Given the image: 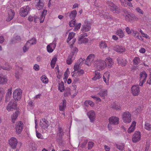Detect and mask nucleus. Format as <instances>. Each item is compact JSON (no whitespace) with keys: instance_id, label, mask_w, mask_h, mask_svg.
Listing matches in <instances>:
<instances>
[{"instance_id":"nucleus-15","label":"nucleus","mask_w":151,"mask_h":151,"mask_svg":"<svg viewBox=\"0 0 151 151\" xmlns=\"http://www.w3.org/2000/svg\"><path fill=\"white\" fill-rule=\"evenodd\" d=\"M56 42L54 41L52 43L47 45V50L49 53L52 52L56 46Z\"/></svg>"},{"instance_id":"nucleus-51","label":"nucleus","mask_w":151,"mask_h":151,"mask_svg":"<svg viewBox=\"0 0 151 151\" xmlns=\"http://www.w3.org/2000/svg\"><path fill=\"white\" fill-rule=\"evenodd\" d=\"M90 28V27L89 25H85L81 28V30L83 31H88L89 30Z\"/></svg>"},{"instance_id":"nucleus-22","label":"nucleus","mask_w":151,"mask_h":151,"mask_svg":"<svg viewBox=\"0 0 151 151\" xmlns=\"http://www.w3.org/2000/svg\"><path fill=\"white\" fill-rule=\"evenodd\" d=\"M15 13L13 10L10 9L8 11V15L6 19L7 21H9L13 18Z\"/></svg>"},{"instance_id":"nucleus-29","label":"nucleus","mask_w":151,"mask_h":151,"mask_svg":"<svg viewBox=\"0 0 151 151\" xmlns=\"http://www.w3.org/2000/svg\"><path fill=\"white\" fill-rule=\"evenodd\" d=\"M98 95L103 99L105 98V97L107 96V92L106 90H102L100 92L98 93Z\"/></svg>"},{"instance_id":"nucleus-39","label":"nucleus","mask_w":151,"mask_h":151,"mask_svg":"<svg viewBox=\"0 0 151 151\" xmlns=\"http://www.w3.org/2000/svg\"><path fill=\"white\" fill-rule=\"evenodd\" d=\"M101 77V75L100 73L98 72L95 71V76L92 78V80L94 81H96L97 79L100 78Z\"/></svg>"},{"instance_id":"nucleus-45","label":"nucleus","mask_w":151,"mask_h":151,"mask_svg":"<svg viewBox=\"0 0 151 151\" xmlns=\"http://www.w3.org/2000/svg\"><path fill=\"white\" fill-rule=\"evenodd\" d=\"M84 104L86 106L89 104L91 106L93 107L94 105V103L92 101L90 100H87L86 101L84 102Z\"/></svg>"},{"instance_id":"nucleus-19","label":"nucleus","mask_w":151,"mask_h":151,"mask_svg":"<svg viewBox=\"0 0 151 151\" xmlns=\"http://www.w3.org/2000/svg\"><path fill=\"white\" fill-rule=\"evenodd\" d=\"M16 107V103L11 101L7 106L6 109L9 111H12L15 109Z\"/></svg>"},{"instance_id":"nucleus-32","label":"nucleus","mask_w":151,"mask_h":151,"mask_svg":"<svg viewBox=\"0 0 151 151\" xmlns=\"http://www.w3.org/2000/svg\"><path fill=\"white\" fill-rule=\"evenodd\" d=\"M36 43V40L35 38H32L27 42V45H29L30 47L32 45L35 44Z\"/></svg>"},{"instance_id":"nucleus-63","label":"nucleus","mask_w":151,"mask_h":151,"mask_svg":"<svg viewBox=\"0 0 151 151\" xmlns=\"http://www.w3.org/2000/svg\"><path fill=\"white\" fill-rule=\"evenodd\" d=\"M57 60V58L54 57L52 60L50 64H55Z\"/></svg>"},{"instance_id":"nucleus-38","label":"nucleus","mask_w":151,"mask_h":151,"mask_svg":"<svg viewBox=\"0 0 151 151\" xmlns=\"http://www.w3.org/2000/svg\"><path fill=\"white\" fill-rule=\"evenodd\" d=\"M58 89L61 92H62L65 90V87L63 82H62L59 84Z\"/></svg>"},{"instance_id":"nucleus-33","label":"nucleus","mask_w":151,"mask_h":151,"mask_svg":"<svg viewBox=\"0 0 151 151\" xmlns=\"http://www.w3.org/2000/svg\"><path fill=\"white\" fill-rule=\"evenodd\" d=\"M35 128L36 129V136L38 138H40L41 139H43V136L37 130V122L36 120H35Z\"/></svg>"},{"instance_id":"nucleus-43","label":"nucleus","mask_w":151,"mask_h":151,"mask_svg":"<svg viewBox=\"0 0 151 151\" xmlns=\"http://www.w3.org/2000/svg\"><path fill=\"white\" fill-rule=\"evenodd\" d=\"M144 128L147 130L151 131V124L145 122L144 125Z\"/></svg>"},{"instance_id":"nucleus-55","label":"nucleus","mask_w":151,"mask_h":151,"mask_svg":"<svg viewBox=\"0 0 151 151\" xmlns=\"http://www.w3.org/2000/svg\"><path fill=\"white\" fill-rule=\"evenodd\" d=\"M33 69L36 71H38L40 70V66L39 65L37 64H35L33 66Z\"/></svg>"},{"instance_id":"nucleus-44","label":"nucleus","mask_w":151,"mask_h":151,"mask_svg":"<svg viewBox=\"0 0 151 151\" xmlns=\"http://www.w3.org/2000/svg\"><path fill=\"white\" fill-rule=\"evenodd\" d=\"M75 33L73 32H70L68 35V37L67 40V42L68 43L69 41L74 37Z\"/></svg>"},{"instance_id":"nucleus-3","label":"nucleus","mask_w":151,"mask_h":151,"mask_svg":"<svg viewBox=\"0 0 151 151\" xmlns=\"http://www.w3.org/2000/svg\"><path fill=\"white\" fill-rule=\"evenodd\" d=\"M78 51V49L77 48L75 47L73 48V51L70 53L66 60L67 64L70 65L71 64L75 58Z\"/></svg>"},{"instance_id":"nucleus-23","label":"nucleus","mask_w":151,"mask_h":151,"mask_svg":"<svg viewBox=\"0 0 151 151\" xmlns=\"http://www.w3.org/2000/svg\"><path fill=\"white\" fill-rule=\"evenodd\" d=\"M110 75L109 73L108 72H105L103 75V80L106 84H108Z\"/></svg>"},{"instance_id":"nucleus-8","label":"nucleus","mask_w":151,"mask_h":151,"mask_svg":"<svg viewBox=\"0 0 151 151\" xmlns=\"http://www.w3.org/2000/svg\"><path fill=\"white\" fill-rule=\"evenodd\" d=\"M147 75L145 72L144 71L140 73L139 74V86H142L146 81V78L147 77Z\"/></svg>"},{"instance_id":"nucleus-40","label":"nucleus","mask_w":151,"mask_h":151,"mask_svg":"<svg viewBox=\"0 0 151 151\" xmlns=\"http://www.w3.org/2000/svg\"><path fill=\"white\" fill-rule=\"evenodd\" d=\"M5 92V91L4 89L0 87V103L2 101L3 96Z\"/></svg>"},{"instance_id":"nucleus-64","label":"nucleus","mask_w":151,"mask_h":151,"mask_svg":"<svg viewBox=\"0 0 151 151\" xmlns=\"http://www.w3.org/2000/svg\"><path fill=\"white\" fill-rule=\"evenodd\" d=\"M142 35L143 37L145 38L146 39H149V36L147 35V34H145L144 33H143L142 34Z\"/></svg>"},{"instance_id":"nucleus-30","label":"nucleus","mask_w":151,"mask_h":151,"mask_svg":"<svg viewBox=\"0 0 151 151\" xmlns=\"http://www.w3.org/2000/svg\"><path fill=\"white\" fill-rule=\"evenodd\" d=\"M19 113V111H16L11 116L12 122L14 123L15 122V120L17 119Z\"/></svg>"},{"instance_id":"nucleus-54","label":"nucleus","mask_w":151,"mask_h":151,"mask_svg":"<svg viewBox=\"0 0 151 151\" xmlns=\"http://www.w3.org/2000/svg\"><path fill=\"white\" fill-rule=\"evenodd\" d=\"M76 22L75 20H71L69 22V26L70 27H73L75 26Z\"/></svg>"},{"instance_id":"nucleus-13","label":"nucleus","mask_w":151,"mask_h":151,"mask_svg":"<svg viewBox=\"0 0 151 151\" xmlns=\"http://www.w3.org/2000/svg\"><path fill=\"white\" fill-rule=\"evenodd\" d=\"M95 60V55L94 54H92L89 55L86 58L85 61V64L88 65H90L93 62V61Z\"/></svg>"},{"instance_id":"nucleus-53","label":"nucleus","mask_w":151,"mask_h":151,"mask_svg":"<svg viewBox=\"0 0 151 151\" xmlns=\"http://www.w3.org/2000/svg\"><path fill=\"white\" fill-rule=\"evenodd\" d=\"M138 20V18L135 15L132 14L131 18V22L133 21H137Z\"/></svg>"},{"instance_id":"nucleus-36","label":"nucleus","mask_w":151,"mask_h":151,"mask_svg":"<svg viewBox=\"0 0 151 151\" xmlns=\"http://www.w3.org/2000/svg\"><path fill=\"white\" fill-rule=\"evenodd\" d=\"M66 101L65 100L63 101V102L59 106V110L60 111H63L64 110L66 106Z\"/></svg>"},{"instance_id":"nucleus-16","label":"nucleus","mask_w":151,"mask_h":151,"mask_svg":"<svg viewBox=\"0 0 151 151\" xmlns=\"http://www.w3.org/2000/svg\"><path fill=\"white\" fill-rule=\"evenodd\" d=\"M35 7L38 10L42 9L44 6L43 0H35Z\"/></svg>"},{"instance_id":"nucleus-9","label":"nucleus","mask_w":151,"mask_h":151,"mask_svg":"<svg viewBox=\"0 0 151 151\" xmlns=\"http://www.w3.org/2000/svg\"><path fill=\"white\" fill-rule=\"evenodd\" d=\"M16 132L17 134H19L22 132L23 127V124L20 121L17 122L15 125Z\"/></svg>"},{"instance_id":"nucleus-48","label":"nucleus","mask_w":151,"mask_h":151,"mask_svg":"<svg viewBox=\"0 0 151 151\" xmlns=\"http://www.w3.org/2000/svg\"><path fill=\"white\" fill-rule=\"evenodd\" d=\"M126 31L128 34H131L132 35L134 31L132 29H130L129 27H127L126 28Z\"/></svg>"},{"instance_id":"nucleus-60","label":"nucleus","mask_w":151,"mask_h":151,"mask_svg":"<svg viewBox=\"0 0 151 151\" xmlns=\"http://www.w3.org/2000/svg\"><path fill=\"white\" fill-rule=\"evenodd\" d=\"M35 17H32V16H29L28 18V19L29 21L30 22H31L34 21H35Z\"/></svg>"},{"instance_id":"nucleus-6","label":"nucleus","mask_w":151,"mask_h":151,"mask_svg":"<svg viewBox=\"0 0 151 151\" xmlns=\"http://www.w3.org/2000/svg\"><path fill=\"white\" fill-rule=\"evenodd\" d=\"M29 10L30 8L28 6H24L20 9L19 14L21 16L24 17L28 14Z\"/></svg>"},{"instance_id":"nucleus-21","label":"nucleus","mask_w":151,"mask_h":151,"mask_svg":"<svg viewBox=\"0 0 151 151\" xmlns=\"http://www.w3.org/2000/svg\"><path fill=\"white\" fill-rule=\"evenodd\" d=\"M87 115L89 118L90 122H93L95 118V114L94 111L91 110L88 112L87 113Z\"/></svg>"},{"instance_id":"nucleus-31","label":"nucleus","mask_w":151,"mask_h":151,"mask_svg":"<svg viewBox=\"0 0 151 151\" xmlns=\"http://www.w3.org/2000/svg\"><path fill=\"white\" fill-rule=\"evenodd\" d=\"M99 47L101 49H102L103 50L104 49L107 48L108 49V51H109V48L107 47V45L105 42L101 41L99 44Z\"/></svg>"},{"instance_id":"nucleus-62","label":"nucleus","mask_w":151,"mask_h":151,"mask_svg":"<svg viewBox=\"0 0 151 151\" xmlns=\"http://www.w3.org/2000/svg\"><path fill=\"white\" fill-rule=\"evenodd\" d=\"M139 52L140 53H144L145 52L146 50L144 48L142 47L139 50Z\"/></svg>"},{"instance_id":"nucleus-27","label":"nucleus","mask_w":151,"mask_h":151,"mask_svg":"<svg viewBox=\"0 0 151 151\" xmlns=\"http://www.w3.org/2000/svg\"><path fill=\"white\" fill-rule=\"evenodd\" d=\"M117 60L118 64L122 66H125L127 63V60L122 58H118Z\"/></svg>"},{"instance_id":"nucleus-61","label":"nucleus","mask_w":151,"mask_h":151,"mask_svg":"<svg viewBox=\"0 0 151 151\" xmlns=\"http://www.w3.org/2000/svg\"><path fill=\"white\" fill-rule=\"evenodd\" d=\"M79 66V65L78 63H76L75 64L74 67V69L75 71H76V70L78 69Z\"/></svg>"},{"instance_id":"nucleus-11","label":"nucleus","mask_w":151,"mask_h":151,"mask_svg":"<svg viewBox=\"0 0 151 151\" xmlns=\"http://www.w3.org/2000/svg\"><path fill=\"white\" fill-rule=\"evenodd\" d=\"M131 93L134 96H138L140 92V88L137 85H134L131 88Z\"/></svg>"},{"instance_id":"nucleus-10","label":"nucleus","mask_w":151,"mask_h":151,"mask_svg":"<svg viewBox=\"0 0 151 151\" xmlns=\"http://www.w3.org/2000/svg\"><path fill=\"white\" fill-rule=\"evenodd\" d=\"M22 93V91L21 89H17L15 90L13 93L14 99L16 100H19L21 97Z\"/></svg>"},{"instance_id":"nucleus-52","label":"nucleus","mask_w":151,"mask_h":151,"mask_svg":"<svg viewBox=\"0 0 151 151\" xmlns=\"http://www.w3.org/2000/svg\"><path fill=\"white\" fill-rule=\"evenodd\" d=\"M135 10L139 14H143L144 13L143 11L139 7H137L135 9Z\"/></svg>"},{"instance_id":"nucleus-1","label":"nucleus","mask_w":151,"mask_h":151,"mask_svg":"<svg viewBox=\"0 0 151 151\" xmlns=\"http://www.w3.org/2000/svg\"><path fill=\"white\" fill-rule=\"evenodd\" d=\"M109 124L108 125V128L109 130L112 129V125H115L118 124L119 123V118L116 116H112L109 117Z\"/></svg>"},{"instance_id":"nucleus-17","label":"nucleus","mask_w":151,"mask_h":151,"mask_svg":"<svg viewBox=\"0 0 151 151\" xmlns=\"http://www.w3.org/2000/svg\"><path fill=\"white\" fill-rule=\"evenodd\" d=\"M113 49L114 50L120 53L124 52L126 50L124 47L119 45H116L114 46L113 48Z\"/></svg>"},{"instance_id":"nucleus-35","label":"nucleus","mask_w":151,"mask_h":151,"mask_svg":"<svg viewBox=\"0 0 151 151\" xmlns=\"http://www.w3.org/2000/svg\"><path fill=\"white\" fill-rule=\"evenodd\" d=\"M77 11L74 10L72 11L69 14V17L70 19H74L77 14Z\"/></svg>"},{"instance_id":"nucleus-7","label":"nucleus","mask_w":151,"mask_h":151,"mask_svg":"<svg viewBox=\"0 0 151 151\" xmlns=\"http://www.w3.org/2000/svg\"><path fill=\"white\" fill-rule=\"evenodd\" d=\"M47 11L46 10H43L42 12V14L41 15L40 17H38L37 16H35V19L34 22L35 23L37 22L40 21V23H42L45 18V17L47 14Z\"/></svg>"},{"instance_id":"nucleus-18","label":"nucleus","mask_w":151,"mask_h":151,"mask_svg":"<svg viewBox=\"0 0 151 151\" xmlns=\"http://www.w3.org/2000/svg\"><path fill=\"white\" fill-rule=\"evenodd\" d=\"M137 122L135 121L132 122L131 124L127 130V132L129 133L133 132L135 129Z\"/></svg>"},{"instance_id":"nucleus-25","label":"nucleus","mask_w":151,"mask_h":151,"mask_svg":"<svg viewBox=\"0 0 151 151\" xmlns=\"http://www.w3.org/2000/svg\"><path fill=\"white\" fill-rule=\"evenodd\" d=\"M73 76L79 77L82 76L84 73L83 70L79 69L77 71H75L74 73L73 72Z\"/></svg>"},{"instance_id":"nucleus-56","label":"nucleus","mask_w":151,"mask_h":151,"mask_svg":"<svg viewBox=\"0 0 151 151\" xmlns=\"http://www.w3.org/2000/svg\"><path fill=\"white\" fill-rule=\"evenodd\" d=\"M30 46L29 45H27V43L26 45H24L23 47V50L24 52H26L27 51Z\"/></svg>"},{"instance_id":"nucleus-42","label":"nucleus","mask_w":151,"mask_h":151,"mask_svg":"<svg viewBox=\"0 0 151 151\" xmlns=\"http://www.w3.org/2000/svg\"><path fill=\"white\" fill-rule=\"evenodd\" d=\"M41 80L43 83L45 84L48 83V80L47 77L45 75H43L41 77Z\"/></svg>"},{"instance_id":"nucleus-12","label":"nucleus","mask_w":151,"mask_h":151,"mask_svg":"<svg viewBox=\"0 0 151 151\" xmlns=\"http://www.w3.org/2000/svg\"><path fill=\"white\" fill-rule=\"evenodd\" d=\"M87 36V35L86 34H81L79 37L78 38V43L81 44L83 43L84 44L87 42L88 40V38L85 37L86 36Z\"/></svg>"},{"instance_id":"nucleus-50","label":"nucleus","mask_w":151,"mask_h":151,"mask_svg":"<svg viewBox=\"0 0 151 151\" xmlns=\"http://www.w3.org/2000/svg\"><path fill=\"white\" fill-rule=\"evenodd\" d=\"M111 107L112 108L116 110L120 109L121 108L120 105H117L115 104H114L112 105Z\"/></svg>"},{"instance_id":"nucleus-47","label":"nucleus","mask_w":151,"mask_h":151,"mask_svg":"<svg viewBox=\"0 0 151 151\" xmlns=\"http://www.w3.org/2000/svg\"><path fill=\"white\" fill-rule=\"evenodd\" d=\"M71 92L70 89L68 88L66 89L64 93V96H67L71 95Z\"/></svg>"},{"instance_id":"nucleus-2","label":"nucleus","mask_w":151,"mask_h":151,"mask_svg":"<svg viewBox=\"0 0 151 151\" xmlns=\"http://www.w3.org/2000/svg\"><path fill=\"white\" fill-rule=\"evenodd\" d=\"M94 65L96 69L99 70L104 69L106 66V62L103 60H97L94 62Z\"/></svg>"},{"instance_id":"nucleus-24","label":"nucleus","mask_w":151,"mask_h":151,"mask_svg":"<svg viewBox=\"0 0 151 151\" xmlns=\"http://www.w3.org/2000/svg\"><path fill=\"white\" fill-rule=\"evenodd\" d=\"M124 16L126 20L128 21L131 22V18L132 14L128 12L127 10L124 11Z\"/></svg>"},{"instance_id":"nucleus-37","label":"nucleus","mask_w":151,"mask_h":151,"mask_svg":"<svg viewBox=\"0 0 151 151\" xmlns=\"http://www.w3.org/2000/svg\"><path fill=\"white\" fill-rule=\"evenodd\" d=\"M116 34L120 38H122L125 36L124 32L121 29H119L117 30L116 32Z\"/></svg>"},{"instance_id":"nucleus-58","label":"nucleus","mask_w":151,"mask_h":151,"mask_svg":"<svg viewBox=\"0 0 151 151\" xmlns=\"http://www.w3.org/2000/svg\"><path fill=\"white\" fill-rule=\"evenodd\" d=\"M94 145V143L92 142H89L88 143V149H91L93 146Z\"/></svg>"},{"instance_id":"nucleus-28","label":"nucleus","mask_w":151,"mask_h":151,"mask_svg":"<svg viewBox=\"0 0 151 151\" xmlns=\"http://www.w3.org/2000/svg\"><path fill=\"white\" fill-rule=\"evenodd\" d=\"M7 81V79L6 77L3 75H0V84H6Z\"/></svg>"},{"instance_id":"nucleus-59","label":"nucleus","mask_w":151,"mask_h":151,"mask_svg":"<svg viewBox=\"0 0 151 151\" xmlns=\"http://www.w3.org/2000/svg\"><path fill=\"white\" fill-rule=\"evenodd\" d=\"M91 97L95 99L96 100L98 101H101V99L98 97H97L96 96H92Z\"/></svg>"},{"instance_id":"nucleus-34","label":"nucleus","mask_w":151,"mask_h":151,"mask_svg":"<svg viewBox=\"0 0 151 151\" xmlns=\"http://www.w3.org/2000/svg\"><path fill=\"white\" fill-rule=\"evenodd\" d=\"M12 88H10L8 90L6 96V102L8 101L10 99V97L12 94Z\"/></svg>"},{"instance_id":"nucleus-20","label":"nucleus","mask_w":151,"mask_h":151,"mask_svg":"<svg viewBox=\"0 0 151 151\" xmlns=\"http://www.w3.org/2000/svg\"><path fill=\"white\" fill-rule=\"evenodd\" d=\"M40 125L43 129H47L48 126V122L46 119H43L40 121Z\"/></svg>"},{"instance_id":"nucleus-46","label":"nucleus","mask_w":151,"mask_h":151,"mask_svg":"<svg viewBox=\"0 0 151 151\" xmlns=\"http://www.w3.org/2000/svg\"><path fill=\"white\" fill-rule=\"evenodd\" d=\"M133 63L135 65H138L140 63V60L139 58L135 57L133 60Z\"/></svg>"},{"instance_id":"nucleus-14","label":"nucleus","mask_w":151,"mask_h":151,"mask_svg":"<svg viewBox=\"0 0 151 151\" xmlns=\"http://www.w3.org/2000/svg\"><path fill=\"white\" fill-rule=\"evenodd\" d=\"M9 143L12 148L14 149L17 147L18 143L17 140L15 137H12L9 140Z\"/></svg>"},{"instance_id":"nucleus-26","label":"nucleus","mask_w":151,"mask_h":151,"mask_svg":"<svg viewBox=\"0 0 151 151\" xmlns=\"http://www.w3.org/2000/svg\"><path fill=\"white\" fill-rule=\"evenodd\" d=\"M105 62H106V64L109 67H111L114 64L112 59L110 57L106 58Z\"/></svg>"},{"instance_id":"nucleus-57","label":"nucleus","mask_w":151,"mask_h":151,"mask_svg":"<svg viewBox=\"0 0 151 151\" xmlns=\"http://www.w3.org/2000/svg\"><path fill=\"white\" fill-rule=\"evenodd\" d=\"M81 24L80 23H79L78 24L76 25V27H75L74 30L75 31H77L81 27Z\"/></svg>"},{"instance_id":"nucleus-4","label":"nucleus","mask_w":151,"mask_h":151,"mask_svg":"<svg viewBox=\"0 0 151 151\" xmlns=\"http://www.w3.org/2000/svg\"><path fill=\"white\" fill-rule=\"evenodd\" d=\"M122 118L123 122L125 123L129 124L131 121V114L128 111H126L123 113Z\"/></svg>"},{"instance_id":"nucleus-49","label":"nucleus","mask_w":151,"mask_h":151,"mask_svg":"<svg viewBox=\"0 0 151 151\" xmlns=\"http://www.w3.org/2000/svg\"><path fill=\"white\" fill-rule=\"evenodd\" d=\"M117 148L120 150H123L124 148V144H120L116 145Z\"/></svg>"},{"instance_id":"nucleus-5","label":"nucleus","mask_w":151,"mask_h":151,"mask_svg":"<svg viewBox=\"0 0 151 151\" xmlns=\"http://www.w3.org/2000/svg\"><path fill=\"white\" fill-rule=\"evenodd\" d=\"M141 134L139 131H136L134 133L132 138V141L134 143H137L139 141L141 138Z\"/></svg>"},{"instance_id":"nucleus-41","label":"nucleus","mask_w":151,"mask_h":151,"mask_svg":"<svg viewBox=\"0 0 151 151\" xmlns=\"http://www.w3.org/2000/svg\"><path fill=\"white\" fill-rule=\"evenodd\" d=\"M109 8L112 10H116V6L112 2H109L108 4Z\"/></svg>"}]
</instances>
